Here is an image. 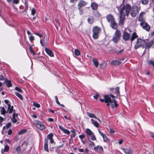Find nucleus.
Here are the masks:
<instances>
[{"mask_svg": "<svg viewBox=\"0 0 154 154\" xmlns=\"http://www.w3.org/2000/svg\"><path fill=\"white\" fill-rule=\"evenodd\" d=\"M110 96L112 98V99L110 96L105 95L104 96V99H100V101L102 102L105 101V103H107V105L108 106H109L110 104L112 109L114 107H116L117 105L116 104V101L114 99L115 97L112 94L110 95Z\"/></svg>", "mask_w": 154, "mask_h": 154, "instance_id": "nucleus-1", "label": "nucleus"}, {"mask_svg": "<svg viewBox=\"0 0 154 154\" xmlns=\"http://www.w3.org/2000/svg\"><path fill=\"white\" fill-rule=\"evenodd\" d=\"M131 9V5L128 4H127L125 5H120L119 10L120 14L128 17Z\"/></svg>", "mask_w": 154, "mask_h": 154, "instance_id": "nucleus-2", "label": "nucleus"}, {"mask_svg": "<svg viewBox=\"0 0 154 154\" xmlns=\"http://www.w3.org/2000/svg\"><path fill=\"white\" fill-rule=\"evenodd\" d=\"M107 21L110 23V25L112 28L116 29L117 27V25L115 21L113 16L111 14L107 15L106 17Z\"/></svg>", "mask_w": 154, "mask_h": 154, "instance_id": "nucleus-3", "label": "nucleus"}, {"mask_svg": "<svg viewBox=\"0 0 154 154\" xmlns=\"http://www.w3.org/2000/svg\"><path fill=\"white\" fill-rule=\"evenodd\" d=\"M147 45L146 42L140 38H137L135 45V49H137L140 47H145Z\"/></svg>", "mask_w": 154, "mask_h": 154, "instance_id": "nucleus-4", "label": "nucleus"}, {"mask_svg": "<svg viewBox=\"0 0 154 154\" xmlns=\"http://www.w3.org/2000/svg\"><path fill=\"white\" fill-rule=\"evenodd\" d=\"M121 36V33L120 31L116 30L113 35L112 41L115 43H117L119 41Z\"/></svg>", "mask_w": 154, "mask_h": 154, "instance_id": "nucleus-5", "label": "nucleus"}, {"mask_svg": "<svg viewBox=\"0 0 154 154\" xmlns=\"http://www.w3.org/2000/svg\"><path fill=\"white\" fill-rule=\"evenodd\" d=\"M92 37L94 39H97L100 32V29L97 26H95L93 27L92 29Z\"/></svg>", "mask_w": 154, "mask_h": 154, "instance_id": "nucleus-6", "label": "nucleus"}, {"mask_svg": "<svg viewBox=\"0 0 154 154\" xmlns=\"http://www.w3.org/2000/svg\"><path fill=\"white\" fill-rule=\"evenodd\" d=\"M139 11V9L138 7L136 5L133 6L131 7V9L130 11V14L132 17H134L136 16L137 15Z\"/></svg>", "mask_w": 154, "mask_h": 154, "instance_id": "nucleus-7", "label": "nucleus"}, {"mask_svg": "<svg viewBox=\"0 0 154 154\" xmlns=\"http://www.w3.org/2000/svg\"><path fill=\"white\" fill-rule=\"evenodd\" d=\"M34 124L35 126L41 130H43L45 128V126L43 123L38 121H35Z\"/></svg>", "mask_w": 154, "mask_h": 154, "instance_id": "nucleus-8", "label": "nucleus"}, {"mask_svg": "<svg viewBox=\"0 0 154 154\" xmlns=\"http://www.w3.org/2000/svg\"><path fill=\"white\" fill-rule=\"evenodd\" d=\"M131 35L129 33L125 31L122 35V38L123 40L125 42L130 40Z\"/></svg>", "mask_w": 154, "mask_h": 154, "instance_id": "nucleus-9", "label": "nucleus"}, {"mask_svg": "<svg viewBox=\"0 0 154 154\" xmlns=\"http://www.w3.org/2000/svg\"><path fill=\"white\" fill-rule=\"evenodd\" d=\"M140 26L143 28L147 31H149L150 29V27L147 23L144 21L141 22L140 24Z\"/></svg>", "mask_w": 154, "mask_h": 154, "instance_id": "nucleus-10", "label": "nucleus"}, {"mask_svg": "<svg viewBox=\"0 0 154 154\" xmlns=\"http://www.w3.org/2000/svg\"><path fill=\"white\" fill-rule=\"evenodd\" d=\"M122 149L125 154H132L133 152V150L130 147L122 148Z\"/></svg>", "mask_w": 154, "mask_h": 154, "instance_id": "nucleus-11", "label": "nucleus"}, {"mask_svg": "<svg viewBox=\"0 0 154 154\" xmlns=\"http://www.w3.org/2000/svg\"><path fill=\"white\" fill-rule=\"evenodd\" d=\"M92 149H94L95 151L100 153H102L103 151L102 147L100 145L94 147L93 148H92Z\"/></svg>", "mask_w": 154, "mask_h": 154, "instance_id": "nucleus-12", "label": "nucleus"}, {"mask_svg": "<svg viewBox=\"0 0 154 154\" xmlns=\"http://www.w3.org/2000/svg\"><path fill=\"white\" fill-rule=\"evenodd\" d=\"M15 110L14 109V106H13L9 105L7 107L6 110L7 113L9 114L13 113L15 112Z\"/></svg>", "mask_w": 154, "mask_h": 154, "instance_id": "nucleus-13", "label": "nucleus"}, {"mask_svg": "<svg viewBox=\"0 0 154 154\" xmlns=\"http://www.w3.org/2000/svg\"><path fill=\"white\" fill-rule=\"evenodd\" d=\"M48 38L47 35H45L42 41L41 39L40 40V43L42 46L46 45L47 44Z\"/></svg>", "mask_w": 154, "mask_h": 154, "instance_id": "nucleus-14", "label": "nucleus"}, {"mask_svg": "<svg viewBox=\"0 0 154 154\" xmlns=\"http://www.w3.org/2000/svg\"><path fill=\"white\" fill-rule=\"evenodd\" d=\"M13 117L11 119L12 122L14 123H16L18 119V115L15 112L13 114Z\"/></svg>", "mask_w": 154, "mask_h": 154, "instance_id": "nucleus-15", "label": "nucleus"}, {"mask_svg": "<svg viewBox=\"0 0 154 154\" xmlns=\"http://www.w3.org/2000/svg\"><path fill=\"white\" fill-rule=\"evenodd\" d=\"M125 16H122L121 14H120L119 22V25H122L123 24Z\"/></svg>", "mask_w": 154, "mask_h": 154, "instance_id": "nucleus-16", "label": "nucleus"}, {"mask_svg": "<svg viewBox=\"0 0 154 154\" xmlns=\"http://www.w3.org/2000/svg\"><path fill=\"white\" fill-rule=\"evenodd\" d=\"M145 14V13L144 12H142L140 13L138 19L139 21L140 22L144 21V19L143 17V15Z\"/></svg>", "mask_w": 154, "mask_h": 154, "instance_id": "nucleus-17", "label": "nucleus"}, {"mask_svg": "<svg viewBox=\"0 0 154 154\" xmlns=\"http://www.w3.org/2000/svg\"><path fill=\"white\" fill-rule=\"evenodd\" d=\"M45 50L47 54L51 57H53L54 55L53 52L50 49L47 48H45Z\"/></svg>", "mask_w": 154, "mask_h": 154, "instance_id": "nucleus-18", "label": "nucleus"}, {"mask_svg": "<svg viewBox=\"0 0 154 154\" xmlns=\"http://www.w3.org/2000/svg\"><path fill=\"white\" fill-rule=\"evenodd\" d=\"M59 128L64 133L67 134H69L70 132L68 130L64 129L62 126L60 125L59 126Z\"/></svg>", "mask_w": 154, "mask_h": 154, "instance_id": "nucleus-19", "label": "nucleus"}, {"mask_svg": "<svg viewBox=\"0 0 154 154\" xmlns=\"http://www.w3.org/2000/svg\"><path fill=\"white\" fill-rule=\"evenodd\" d=\"M138 36L135 32H134L132 35H131L130 41L131 42L137 38Z\"/></svg>", "mask_w": 154, "mask_h": 154, "instance_id": "nucleus-20", "label": "nucleus"}, {"mask_svg": "<svg viewBox=\"0 0 154 154\" xmlns=\"http://www.w3.org/2000/svg\"><path fill=\"white\" fill-rule=\"evenodd\" d=\"M92 124L97 128H98L99 126V124L96 121H95L94 119H91Z\"/></svg>", "mask_w": 154, "mask_h": 154, "instance_id": "nucleus-21", "label": "nucleus"}, {"mask_svg": "<svg viewBox=\"0 0 154 154\" xmlns=\"http://www.w3.org/2000/svg\"><path fill=\"white\" fill-rule=\"evenodd\" d=\"M44 148L45 151L48 152H49V150L48 147V141L47 139H45V140Z\"/></svg>", "mask_w": 154, "mask_h": 154, "instance_id": "nucleus-22", "label": "nucleus"}, {"mask_svg": "<svg viewBox=\"0 0 154 154\" xmlns=\"http://www.w3.org/2000/svg\"><path fill=\"white\" fill-rule=\"evenodd\" d=\"M87 144L88 146L91 148H92L95 145L94 143L90 140H88L87 142Z\"/></svg>", "mask_w": 154, "mask_h": 154, "instance_id": "nucleus-23", "label": "nucleus"}, {"mask_svg": "<svg viewBox=\"0 0 154 154\" xmlns=\"http://www.w3.org/2000/svg\"><path fill=\"white\" fill-rule=\"evenodd\" d=\"M88 140H96V138L95 137V136L93 133L91 134V135H90L88 136Z\"/></svg>", "mask_w": 154, "mask_h": 154, "instance_id": "nucleus-24", "label": "nucleus"}, {"mask_svg": "<svg viewBox=\"0 0 154 154\" xmlns=\"http://www.w3.org/2000/svg\"><path fill=\"white\" fill-rule=\"evenodd\" d=\"M120 63L121 62L120 61L115 60L112 61L111 62L110 64L112 65L116 66L119 65L120 64Z\"/></svg>", "mask_w": 154, "mask_h": 154, "instance_id": "nucleus-25", "label": "nucleus"}, {"mask_svg": "<svg viewBox=\"0 0 154 154\" xmlns=\"http://www.w3.org/2000/svg\"><path fill=\"white\" fill-rule=\"evenodd\" d=\"M92 9L94 10H96L97 8L98 5L95 3H92L91 5Z\"/></svg>", "mask_w": 154, "mask_h": 154, "instance_id": "nucleus-26", "label": "nucleus"}, {"mask_svg": "<svg viewBox=\"0 0 154 154\" xmlns=\"http://www.w3.org/2000/svg\"><path fill=\"white\" fill-rule=\"evenodd\" d=\"M5 82L6 83L7 86L8 87H10L12 86V84L11 81L5 79L4 80Z\"/></svg>", "mask_w": 154, "mask_h": 154, "instance_id": "nucleus-27", "label": "nucleus"}, {"mask_svg": "<svg viewBox=\"0 0 154 154\" xmlns=\"http://www.w3.org/2000/svg\"><path fill=\"white\" fill-rule=\"evenodd\" d=\"M86 4V3L82 0H80L79 2L78 5L80 7L85 6Z\"/></svg>", "mask_w": 154, "mask_h": 154, "instance_id": "nucleus-28", "label": "nucleus"}, {"mask_svg": "<svg viewBox=\"0 0 154 154\" xmlns=\"http://www.w3.org/2000/svg\"><path fill=\"white\" fill-rule=\"evenodd\" d=\"M0 109L1 115H4L6 113H7L6 110H5L4 107L1 106Z\"/></svg>", "mask_w": 154, "mask_h": 154, "instance_id": "nucleus-29", "label": "nucleus"}, {"mask_svg": "<svg viewBox=\"0 0 154 154\" xmlns=\"http://www.w3.org/2000/svg\"><path fill=\"white\" fill-rule=\"evenodd\" d=\"M94 19L93 17H90L88 19V21L90 24H92L94 22Z\"/></svg>", "mask_w": 154, "mask_h": 154, "instance_id": "nucleus-30", "label": "nucleus"}, {"mask_svg": "<svg viewBox=\"0 0 154 154\" xmlns=\"http://www.w3.org/2000/svg\"><path fill=\"white\" fill-rule=\"evenodd\" d=\"M147 47L149 48L151 47L154 48V40H152L149 43Z\"/></svg>", "mask_w": 154, "mask_h": 154, "instance_id": "nucleus-31", "label": "nucleus"}, {"mask_svg": "<svg viewBox=\"0 0 154 154\" xmlns=\"http://www.w3.org/2000/svg\"><path fill=\"white\" fill-rule=\"evenodd\" d=\"M87 115L90 118H93L95 119H97V117L93 114L89 112H87Z\"/></svg>", "mask_w": 154, "mask_h": 154, "instance_id": "nucleus-32", "label": "nucleus"}, {"mask_svg": "<svg viewBox=\"0 0 154 154\" xmlns=\"http://www.w3.org/2000/svg\"><path fill=\"white\" fill-rule=\"evenodd\" d=\"M86 132L88 135V136L91 135L93 133L89 129L87 128L86 129Z\"/></svg>", "mask_w": 154, "mask_h": 154, "instance_id": "nucleus-33", "label": "nucleus"}, {"mask_svg": "<svg viewBox=\"0 0 154 154\" xmlns=\"http://www.w3.org/2000/svg\"><path fill=\"white\" fill-rule=\"evenodd\" d=\"M93 62L95 66L97 67L99 64L97 59H93Z\"/></svg>", "mask_w": 154, "mask_h": 154, "instance_id": "nucleus-34", "label": "nucleus"}, {"mask_svg": "<svg viewBox=\"0 0 154 154\" xmlns=\"http://www.w3.org/2000/svg\"><path fill=\"white\" fill-rule=\"evenodd\" d=\"M15 94L21 100H23V98L22 95L18 92H15Z\"/></svg>", "mask_w": 154, "mask_h": 154, "instance_id": "nucleus-35", "label": "nucleus"}, {"mask_svg": "<svg viewBox=\"0 0 154 154\" xmlns=\"http://www.w3.org/2000/svg\"><path fill=\"white\" fill-rule=\"evenodd\" d=\"M115 90L116 92V93L117 94V96L119 95V87H116L115 89Z\"/></svg>", "mask_w": 154, "mask_h": 154, "instance_id": "nucleus-36", "label": "nucleus"}, {"mask_svg": "<svg viewBox=\"0 0 154 154\" xmlns=\"http://www.w3.org/2000/svg\"><path fill=\"white\" fill-rule=\"evenodd\" d=\"M27 132L26 129H22L20 132H18V134L19 135L23 134Z\"/></svg>", "mask_w": 154, "mask_h": 154, "instance_id": "nucleus-37", "label": "nucleus"}, {"mask_svg": "<svg viewBox=\"0 0 154 154\" xmlns=\"http://www.w3.org/2000/svg\"><path fill=\"white\" fill-rule=\"evenodd\" d=\"M75 54L76 56H79L80 54V51L77 49H75L74 51Z\"/></svg>", "mask_w": 154, "mask_h": 154, "instance_id": "nucleus-38", "label": "nucleus"}, {"mask_svg": "<svg viewBox=\"0 0 154 154\" xmlns=\"http://www.w3.org/2000/svg\"><path fill=\"white\" fill-rule=\"evenodd\" d=\"M16 150L18 154H21V152L20 151V146H18L16 148Z\"/></svg>", "mask_w": 154, "mask_h": 154, "instance_id": "nucleus-39", "label": "nucleus"}, {"mask_svg": "<svg viewBox=\"0 0 154 154\" xmlns=\"http://www.w3.org/2000/svg\"><path fill=\"white\" fill-rule=\"evenodd\" d=\"M106 64L105 63H103L100 64V68L103 69H104L106 66Z\"/></svg>", "mask_w": 154, "mask_h": 154, "instance_id": "nucleus-40", "label": "nucleus"}, {"mask_svg": "<svg viewBox=\"0 0 154 154\" xmlns=\"http://www.w3.org/2000/svg\"><path fill=\"white\" fill-rule=\"evenodd\" d=\"M53 136V134L52 133H51L48 134L47 136V138L49 139L50 140L52 139V137Z\"/></svg>", "mask_w": 154, "mask_h": 154, "instance_id": "nucleus-41", "label": "nucleus"}, {"mask_svg": "<svg viewBox=\"0 0 154 154\" xmlns=\"http://www.w3.org/2000/svg\"><path fill=\"white\" fill-rule=\"evenodd\" d=\"M33 105L35 107L37 108H39L40 107V105L39 104L35 102L33 103Z\"/></svg>", "mask_w": 154, "mask_h": 154, "instance_id": "nucleus-42", "label": "nucleus"}, {"mask_svg": "<svg viewBox=\"0 0 154 154\" xmlns=\"http://www.w3.org/2000/svg\"><path fill=\"white\" fill-rule=\"evenodd\" d=\"M141 3L143 4L146 5L149 2V0H141Z\"/></svg>", "mask_w": 154, "mask_h": 154, "instance_id": "nucleus-43", "label": "nucleus"}, {"mask_svg": "<svg viewBox=\"0 0 154 154\" xmlns=\"http://www.w3.org/2000/svg\"><path fill=\"white\" fill-rule=\"evenodd\" d=\"M72 134L71 135V136L72 137H74L75 135V131L73 130L71 131Z\"/></svg>", "mask_w": 154, "mask_h": 154, "instance_id": "nucleus-44", "label": "nucleus"}, {"mask_svg": "<svg viewBox=\"0 0 154 154\" xmlns=\"http://www.w3.org/2000/svg\"><path fill=\"white\" fill-rule=\"evenodd\" d=\"M5 103L7 105V106H8L9 105H11L9 101L7 100H4Z\"/></svg>", "mask_w": 154, "mask_h": 154, "instance_id": "nucleus-45", "label": "nucleus"}, {"mask_svg": "<svg viewBox=\"0 0 154 154\" xmlns=\"http://www.w3.org/2000/svg\"><path fill=\"white\" fill-rule=\"evenodd\" d=\"M9 147L8 145H6L5 146V148L4 149V152H7L9 150Z\"/></svg>", "mask_w": 154, "mask_h": 154, "instance_id": "nucleus-46", "label": "nucleus"}, {"mask_svg": "<svg viewBox=\"0 0 154 154\" xmlns=\"http://www.w3.org/2000/svg\"><path fill=\"white\" fill-rule=\"evenodd\" d=\"M34 34L39 36L40 37H42L43 36V34L41 33H34Z\"/></svg>", "mask_w": 154, "mask_h": 154, "instance_id": "nucleus-47", "label": "nucleus"}, {"mask_svg": "<svg viewBox=\"0 0 154 154\" xmlns=\"http://www.w3.org/2000/svg\"><path fill=\"white\" fill-rule=\"evenodd\" d=\"M29 50L30 52L32 53L33 55H35V53L33 51V49L32 47H30Z\"/></svg>", "mask_w": 154, "mask_h": 154, "instance_id": "nucleus-48", "label": "nucleus"}, {"mask_svg": "<svg viewBox=\"0 0 154 154\" xmlns=\"http://www.w3.org/2000/svg\"><path fill=\"white\" fill-rule=\"evenodd\" d=\"M36 12L35 10V9L34 8H33L32 9V11H31V14L32 15H34L35 14Z\"/></svg>", "mask_w": 154, "mask_h": 154, "instance_id": "nucleus-49", "label": "nucleus"}, {"mask_svg": "<svg viewBox=\"0 0 154 154\" xmlns=\"http://www.w3.org/2000/svg\"><path fill=\"white\" fill-rule=\"evenodd\" d=\"M123 51V50L122 49L119 51H116V53L117 54L119 55L120 54L122 53Z\"/></svg>", "mask_w": 154, "mask_h": 154, "instance_id": "nucleus-50", "label": "nucleus"}, {"mask_svg": "<svg viewBox=\"0 0 154 154\" xmlns=\"http://www.w3.org/2000/svg\"><path fill=\"white\" fill-rule=\"evenodd\" d=\"M15 89L16 91L20 92H22V90L20 88L18 87H16L15 88Z\"/></svg>", "mask_w": 154, "mask_h": 154, "instance_id": "nucleus-51", "label": "nucleus"}, {"mask_svg": "<svg viewBox=\"0 0 154 154\" xmlns=\"http://www.w3.org/2000/svg\"><path fill=\"white\" fill-rule=\"evenodd\" d=\"M29 39L31 42H32L34 40V38L32 36H31L29 37Z\"/></svg>", "mask_w": 154, "mask_h": 154, "instance_id": "nucleus-52", "label": "nucleus"}, {"mask_svg": "<svg viewBox=\"0 0 154 154\" xmlns=\"http://www.w3.org/2000/svg\"><path fill=\"white\" fill-rule=\"evenodd\" d=\"M103 139L104 141L105 142H107L108 140V139L106 136L105 135V136L103 137Z\"/></svg>", "mask_w": 154, "mask_h": 154, "instance_id": "nucleus-53", "label": "nucleus"}, {"mask_svg": "<svg viewBox=\"0 0 154 154\" xmlns=\"http://www.w3.org/2000/svg\"><path fill=\"white\" fill-rule=\"evenodd\" d=\"M11 123H8L6 125V127L7 128H8L11 126Z\"/></svg>", "mask_w": 154, "mask_h": 154, "instance_id": "nucleus-54", "label": "nucleus"}, {"mask_svg": "<svg viewBox=\"0 0 154 154\" xmlns=\"http://www.w3.org/2000/svg\"><path fill=\"white\" fill-rule=\"evenodd\" d=\"M79 14H80L81 15H82L83 13V10L81 9L80 8H79Z\"/></svg>", "mask_w": 154, "mask_h": 154, "instance_id": "nucleus-55", "label": "nucleus"}, {"mask_svg": "<svg viewBox=\"0 0 154 154\" xmlns=\"http://www.w3.org/2000/svg\"><path fill=\"white\" fill-rule=\"evenodd\" d=\"M13 3L15 4H17L19 3V0H13Z\"/></svg>", "mask_w": 154, "mask_h": 154, "instance_id": "nucleus-56", "label": "nucleus"}, {"mask_svg": "<svg viewBox=\"0 0 154 154\" xmlns=\"http://www.w3.org/2000/svg\"><path fill=\"white\" fill-rule=\"evenodd\" d=\"M5 78L4 76L2 75H0V80H3L4 79L5 80Z\"/></svg>", "mask_w": 154, "mask_h": 154, "instance_id": "nucleus-57", "label": "nucleus"}, {"mask_svg": "<svg viewBox=\"0 0 154 154\" xmlns=\"http://www.w3.org/2000/svg\"><path fill=\"white\" fill-rule=\"evenodd\" d=\"M85 137V135L84 134H82L81 135H79V137L81 139H82L84 138Z\"/></svg>", "mask_w": 154, "mask_h": 154, "instance_id": "nucleus-58", "label": "nucleus"}, {"mask_svg": "<svg viewBox=\"0 0 154 154\" xmlns=\"http://www.w3.org/2000/svg\"><path fill=\"white\" fill-rule=\"evenodd\" d=\"M98 132L100 134L102 137H104L105 136V135L104 134L102 133L99 130H98Z\"/></svg>", "mask_w": 154, "mask_h": 154, "instance_id": "nucleus-59", "label": "nucleus"}, {"mask_svg": "<svg viewBox=\"0 0 154 154\" xmlns=\"http://www.w3.org/2000/svg\"><path fill=\"white\" fill-rule=\"evenodd\" d=\"M63 146V145H61L59 146H57L54 147V148L56 149H57L58 148H60L62 147Z\"/></svg>", "mask_w": 154, "mask_h": 154, "instance_id": "nucleus-60", "label": "nucleus"}, {"mask_svg": "<svg viewBox=\"0 0 154 154\" xmlns=\"http://www.w3.org/2000/svg\"><path fill=\"white\" fill-rule=\"evenodd\" d=\"M25 10H26L28 9V6L26 2L25 3Z\"/></svg>", "mask_w": 154, "mask_h": 154, "instance_id": "nucleus-61", "label": "nucleus"}, {"mask_svg": "<svg viewBox=\"0 0 154 154\" xmlns=\"http://www.w3.org/2000/svg\"><path fill=\"white\" fill-rule=\"evenodd\" d=\"M12 133V131L11 130L9 129L8 131V134L9 135H10Z\"/></svg>", "mask_w": 154, "mask_h": 154, "instance_id": "nucleus-62", "label": "nucleus"}, {"mask_svg": "<svg viewBox=\"0 0 154 154\" xmlns=\"http://www.w3.org/2000/svg\"><path fill=\"white\" fill-rule=\"evenodd\" d=\"M4 119L3 118L0 116V123L1 124L3 121Z\"/></svg>", "mask_w": 154, "mask_h": 154, "instance_id": "nucleus-63", "label": "nucleus"}, {"mask_svg": "<svg viewBox=\"0 0 154 154\" xmlns=\"http://www.w3.org/2000/svg\"><path fill=\"white\" fill-rule=\"evenodd\" d=\"M24 145L26 146L28 145V143L27 142L24 141L22 144V145Z\"/></svg>", "mask_w": 154, "mask_h": 154, "instance_id": "nucleus-64", "label": "nucleus"}]
</instances>
